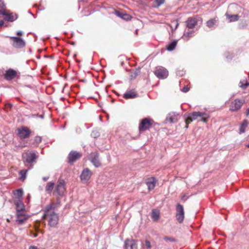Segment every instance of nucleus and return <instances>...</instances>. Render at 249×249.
I'll use <instances>...</instances> for the list:
<instances>
[{
	"instance_id": "c9c22d12",
	"label": "nucleus",
	"mask_w": 249,
	"mask_h": 249,
	"mask_svg": "<svg viewBox=\"0 0 249 249\" xmlns=\"http://www.w3.org/2000/svg\"><path fill=\"white\" fill-rule=\"evenodd\" d=\"M99 135V133L96 130L93 131L91 133V136L95 138L98 137Z\"/></svg>"
},
{
	"instance_id": "b1692460",
	"label": "nucleus",
	"mask_w": 249,
	"mask_h": 249,
	"mask_svg": "<svg viewBox=\"0 0 249 249\" xmlns=\"http://www.w3.org/2000/svg\"><path fill=\"white\" fill-rule=\"evenodd\" d=\"M160 212L156 209H153L152 211L151 218L154 221H157L160 217Z\"/></svg>"
},
{
	"instance_id": "cd10ccee",
	"label": "nucleus",
	"mask_w": 249,
	"mask_h": 249,
	"mask_svg": "<svg viewBox=\"0 0 249 249\" xmlns=\"http://www.w3.org/2000/svg\"><path fill=\"white\" fill-rule=\"evenodd\" d=\"M177 44L176 41H173L169 43L166 47V49L169 51H172L175 49Z\"/></svg>"
},
{
	"instance_id": "ea45409f",
	"label": "nucleus",
	"mask_w": 249,
	"mask_h": 249,
	"mask_svg": "<svg viewBox=\"0 0 249 249\" xmlns=\"http://www.w3.org/2000/svg\"><path fill=\"white\" fill-rule=\"evenodd\" d=\"M189 88L187 86H185L182 89V91L183 92H187L189 91Z\"/></svg>"
},
{
	"instance_id": "39448f33",
	"label": "nucleus",
	"mask_w": 249,
	"mask_h": 249,
	"mask_svg": "<svg viewBox=\"0 0 249 249\" xmlns=\"http://www.w3.org/2000/svg\"><path fill=\"white\" fill-rule=\"evenodd\" d=\"M89 160L95 167H99L101 165V163L99 160V154L97 152L90 153Z\"/></svg>"
},
{
	"instance_id": "58836bf2",
	"label": "nucleus",
	"mask_w": 249,
	"mask_h": 249,
	"mask_svg": "<svg viewBox=\"0 0 249 249\" xmlns=\"http://www.w3.org/2000/svg\"><path fill=\"white\" fill-rule=\"evenodd\" d=\"M145 246L148 249H150L151 247L150 242L148 240L145 241Z\"/></svg>"
},
{
	"instance_id": "a211bd4d",
	"label": "nucleus",
	"mask_w": 249,
	"mask_h": 249,
	"mask_svg": "<svg viewBox=\"0 0 249 249\" xmlns=\"http://www.w3.org/2000/svg\"><path fill=\"white\" fill-rule=\"evenodd\" d=\"M156 180L154 177H151L147 179L146 184L149 190H152L154 189L156 186Z\"/></svg>"
},
{
	"instance_id": "aec40b11",
	"label": "nucleus",
	"mask_w": 249,
	"mask_h": 249,
	"mask_svg": "<svg viewBox=\"0 0 249 249\" xmlns=\"http://www.w3.org/2000/svg\"><path fill=\"white\" fill-rule=\"evenodd\" d=\"M16 71L10 69L6 71L4 74V78L7 80H11L16 76Z\"/></svg>"
},
{
	"instance_id": "f257e3e1",
	"label": "nucleus",
	"mask_w": 249,
	"mask_h": 249,
	"mask_svg": "<svg viewBox=\"0 0 249 249\" xmlns=\"http://www.w3.org/2000/svg\"><path fill=\"white\" fill-rule=\"evenodd\" d=\"M55 205L53 203H51L45 207L44 211L43 218L46 219L48 222V225L54 227L58 222L59 217L54 210Z\"/></svg>"
},
{
	"instance_id": "f3484780",
	"label": "nucleus",
	"mask_w": 249,
	"mask_h": 249,
	"mask_svg": "<svg viewBox=\"0 0 249 249\" xmlns=\"http://www.w3.org/2000/svg\"><path fill=\"white\" fill-rule=\"evenodd\" d=\"M178 114L175 112L169 113L166 117V121L171 123H175L178 121Z\"/></svg>"
},
{
	"instance_id": "3c124183",
	"label": "nucleus",
	"mask_w": 249,
	"mask_h": 249,
	"mask_svg": "<svg viewBox=\"0 0 249 249\" xmlns=\"http://www.w3.org/2000/svg\"><path fill=\"white\" fill-rule=\"evenodd\" d=\"M36 236H37L36 234H35L34 236L36 237Z\"/></svg>"
},
{
	"instance_id": "c756f323",
	"label": "nucleus",
	"mask_w": 249,
	"mask_h": 249,
	"mask_svg": "<svg viewBox=\"0 0 249 249\" xmlns=\"http://www.w3.org/2000/svg\"><path fill=\"white\" fill-rule=\"evenodd\" d=\"M5 5L2 0H0V14H4V12L6 11Z\"/></svg>"
},
{
	"instance_id": "6e6552de",
	"label": "nucleus",
	"mask_w": 249,
	"mask_h": 249,
	"mask_svg": "<svg viewBox=\"0 0 249 249\" xmlns=\"http://www.w3.org/2000/svg\"><path fill=\"white\" fill-rule=\"evenodd\" d=\"M65 192V181L63 179H59L56 187L54 194H57V195L62 196L64 195Z\"/></svg>"
},
{
	"instance_id": "09e8293b",
	"label": "nucleus",
	"mask_w": 249,
	"mask_h": 249,
	"mask_svg": "<svg viewBox=\"0 0 249 249\" xmlns=\"http://www.w3.org/2000/svg\"><path fill=\"white\" fill-rule=\"evenodd\" d=\"M246 146L248 148H249V143L246 145Z\"/></svg>"
},
{
	"instance_id": "9d476101",
	"label": "nucleus",
	"mask_w": 249,
	"mask_h": 249,
	"mask_svg": "<svg viewBox=\"0 0 249 249\" xmlns=\"http://www.w3.org/2000/svg\"><path fill=\"white\" fill-rule=\"evenodd\" d=\"M151 125L150 120L148 118H145L142 120L139 126V130L140 132L145 131L148 129Z\"/></svg>"
},
{
	"instance_id": "4468645a",
	"label": "nucleus",
	"mask_w": 249,
	"mask_h": 249,
	"mask_svg": "<svg viewBox=\"0 0 249 249\" xmlns=\"http://www.w3.org/2000/svg\"><path fill=\"white\" fill-rule=\"evenodd\" d=\"M82 156V155L75 151H71L69 154L68 158L70 162H74L77 160L79 159Z\"/></svg>"
},
{
	"instance_id": "2eb2a0df",
	"label": "nucleus",
	"mask_w": 249,
	"mask_h": 249,
	"mask_svg": "<svg viewBox=\"0 0 249 249\" xmlns=\"http://www.w3.org/2000/svg\"><path fill=\"white\" fill-rule=\"evenodd\" d=\"M4 14H1L3 16L5 20L12 22L17 19V15L15 14L10 13L8 11H5L4 12Z\"/></svg>"
},
{
	"instance_id": "49530a36",
	"label": "nucleus",
	"mask_w": 249,
	"mask_h": 249,
	"mask_svg": "<svg viewBox=\"0 0 249 249\" xmlns=\"http://www.w3.org/2000/svg\"><path fill=\"white\" fill-rule=\"evenodd\" d=\"M177 74H178V75H179V76H182V75H183V72H182V71L181 74H179V73L178 72L177 73Z\"/></svg>"
},
{
	"instance_id": "a878e982",
	"label": "nucleus",
	"mask_w": 249,
	"mask_h": 249,
	"mask_svg": "<svg viewBox=\"0 0 249 249\" xmlns=\"http://www.w3.org/2000/svg\"><path fill=\"white\" fill-rule=\"evenodd\" d=\"M239 84L240 87L243 89H246L248 86H249V77L240 81Z\"/></svg>"
},
{
	"instance_id": "37998d69",
	"label": "nucleus",
	"mask_w": 249,
	"mask_h": 249,
	"mask_svg": "<svg viewBox=\"0 0 249 249\" xmlns=\"http://www.w3.org/2000/svg\"><path fill=\"white\" fill-rule=\"evenodd\" d=\"M42 179H43V181H46L49 179V177H43Z\"/></svg>"
},
{
	"instance_id": "7c9ffc66",
	"label": "nucleus",
	"mask_w": 249,
	"mask_h": 249,
	"mask_svg": "<svg viewBox=\"0 0 249 249\" xmlns=\"http://www.w3.org/2000/svg\"><path fill=\"white\" fill-rule=\"evenodd\" d=\"M228 18L229 19L230 22H233L238 20V16L237 15H227Z\"/></svg>"
},
{
	"instance_id": "a19ab883",
	"label": "nucleus",
	"mask_w": 249,
	"mask_h": 249,
	"mask_svg": "<svg viewBox=\"0 0 249 249\" xmlns=\"http://www.w3.org/2000/svg\"><path fill=\"white\" fill-rule=\"evenodd\" d=\"M17 34L18 36H21L22 35V32L21 31H18L17 32Z\"/></svg>"
},
{
	"instance_id": "c03bdc74",
	"label": "nucleus",
	"mask_w": 249,
	"mask_h": 249,
	"mask_svg": "<svg viewBox=\"0 0 249 249\" xmlns=\"http://www.w3.org/2000/svg\"><path fill=\"white\" fill-rule=\"evenodd\" d=\"M29 249H37V248L35 246H31L29 247Z\"/></svg>"
},
{
	"instance_id": "7ed1b4c3",
	"label": "nucleus",
	"mask_w": 249,
	"mask_h": 249,
	"mask_svg": "<svg viewBox=\"0 0 249 249\" xmlns=\"http://www.w3.org/2000/svg\"><path fill=\"white\" fill-rule=\"evenodd\" d=\"M16 206V215L17 217L25 215V209L22 200H14Z\"/></svg>"
},
{
	"instance_id": "5701e85b",
	"label": "nucleus",
	"mask_w": 249,
	"mask_h": 249,
	"mask_svg": "<svg viewBox=\"0 0 249 249\" xmlns=\"http://www.w3.org/2000/svg\"><path fill=\"white\" fill-rule=\"evenodd\" d=\"M23 191L21 189L17 190L14 192V195L16 200H22L23 198Z\"/></svg>"
},
{
	"instance_id": "a18cd8bd",
	"label": "nucleus",
	"mask_w": 249,
	"mask_h": 249,
	"mask_svg": "<svg viewBox=\"0 0 249 249\" xmlns=\"http://www.w3.org/2000/svg\"><path fill=\"white\" fill-rule=\"evenodd\" d=\"M246 115L247 116L249 115V107L246 110Z\"/></svg>"
},
{
	"instance_id": "473e14b6",
	"label": "nucleus",
	"mask_w": 249,
	"mask_h": 249,
	"mask_svg": "<svg viewBox=\"0 0 249 249\" xmlns=\"http://www.w3.org/2000/svg\"><path fill=\"white\" fill-rule=\"evenodd\" d=\"M117 15L121 18H122L124 19H126V20H128L130 18V17L129 15L128 14H125L124 15H123L122 16L121 15V14L119 12H117Z\"/></svg>"
},
{
	"instance_id": "f8f14e48",
	"label": "nucleus",
	"mask_w": 249,
	"mask_h": 249,
	"mask_svg": "<svg viewBox=\"0 0 249 249\" xmlns=\"http://www.w3.org/2000/svg\"><path fill=\"white\" fill-rule=\"evenodd\" d=\"M10 38L13 41V46L18 48L24 47L25 42L22 38L16 36H11Z\"/></svg>"
},
{
	"instance_id": "9b49d317",
	"label": "nucleus",
	"mask_w": 249,
	"mask_h": 249,
	"mask_svg": "<svg viewBox=\"0 0 249 249\" xmlns=\"http://www.w3.org/2000/svg\"><path fill=\"white\" fill-rule=\"evenodd\" d=\"M36 158L37 156L34 152H31L27 154L25 162L30 165V167H29V169L32 168L33 166V164L36 162Z\"/></svg>"
},
{
	"instance_id": "393cba45",
	"label": "nucleus",
	"mask_w": 249,
	"mask_h": 249,
	"mask_svg": "<svg viewBox=\"0 0 249 249\" xmlns=\"http://www.w3.org/2000/svg\"><path fill=\"white\" fill-rule=\"evenodd\" d=\"M54 183L53 182H49L47 183L45 187V191L48 194H51L54 188Z\"/></svg>"
},
{
	"instance_id": "bb28decb",
	"label": "nucleus",
	"mask_w": 249,
	"mask_h": 249,
	"mask_svg": "<svg viewBox=\"0 0 249 249\" xmlns=\"http://www.w3.org/2000/svg\"><path fill=\"white\" fill-rule=\"evenodd\" d=\"M248 124V121L247 120H245L240 126V133H243L245 132V129L247 127Z\"/></svg>"
},
{
	"instance_id": "f03ea898",
	"label": "nucleus",
	"mask_w": 249,
	"mask_h": 249,
	"mask_svg": "<svg viewBox=\"0 0 249 249\" xmlns=\"http://www.w3.org/2000/svg\"><path fill=\"white\" fill-rule=\"evenodd\" d=\"M198 117L201 118L200 121L204 123H207L210 118V115L206 112H193L189 114L188 118L185 120L186 125L185 126L186 128H188V124L193 121L196 120Z\"/></svg>"
},
{
	"instance_id": "f704fd0d",
	"label": "nucleus",
	"mask_w": 249,
	"mask_h": 249,
	"mask_svg": "<svg viewBox=\"0 0 249 249\" xmlns=\"http://www.w3.org/2000/svg\"><path fill=\"white\" fill-rule=\"evenodd\" d=\"M27 219V217H25L22 219H20L19 218V217H18L17 219L16 220V222L19 224V225H21L22 224L26 219Z\"/></svg>"
},
{
	"instance_id": "412c9836",
	"label": "nucleus",
	"mask_w": 249,
	"mask_h": 249,
	"mask_svg": "<svg viewBox=\"0 0 249 249\" xmlns=\"http://www.w3.org/2000/svg\"><path fill=\"white\" fill-rule=\"evenodd\" d=\"M197 19L196 18H190L186 21L187 27L190 29L195 27L197 24Z\"/></svg>"
},
{
	"instance_id": "4c0bfd02",
	"label": "nucleus",
	"mask_w": 249,
	"mask_h": 249,
	"mask_svg": "<svg viewBox=\"0 0 249 249\" xmlns=\"http://www.w3.org/2000/svg\"><path fill=\"white\" fill-rule=\"evenodd\" d=\"M35 141L37 143H40L42 141V138L41 137L39 136H36L35 138Z\"/></svg>"
},
{
	"instance_id": "1a4fd4ad",
	"label": "nucleus",
	"mask_w": 249,
	"mask_h": 249,
	"mask_svg": "<svg viewBox=\"0 0 249 249\" xmlns=\"http://www.w3.org/2000/svg\"><path fill=\"white\" fill-rule=\"evenodd\" d=\"M30 130L26 127L22 126L18 129V135L21 139L28 138L30 136Z\"/></svg>"
},
{
	"instance_id": "dca6fc26",
	"label": "nucleus",
	"mask_w": 249,
	"mask_h": 249,
	"mask_svg": "<svg viewBox=\"0 0 249 249\" xmlns=\"http://www.w3.org/2000/svg\"><path fill=\"white\" fill-rule=\"evenodd\" d=\"M124 243L125 249H137V245L133 239H126Z\"/></svg>"
},
{
	"instance_id": "20e7f679",
	"label": "nucleus",
	"mask_w": 249,
	"mask_h": 249,
	"mask_svg": "<svg viewBox=\"0 0 249 249\" xmlns=\"http://www.w3.org/2000/svg\"><path fill=\"white\" fill-rule=\"evenodd\" d=\"M154 73L158 78L161 79L167 78L168 75V71L161 66L157 67L156 68Z\"/></svg>"
},
{
	"instance_id": "de8ad7c7",
	"label": "nucleus",
	"mask_w": 249,
	"mask_h": 249,
	"mask_svg": "<svg viewBox=\"0 0 249 249\" xmlns=\"http://www.w3.org/2000/svg\"><path fill=\"white\" fill-rule=\"evenodd\" d=\"M30 198V196L29 195H28L27 198L29 200Z\"/></svg>"
},
{
	"instance_id": "2f4dec72",
	"label": "nucleus",
	"mask_w": 249,
	"mask_h": 249,
	"mask_svg": "<svg viewBox=\"0 0 249 249\" xmlns=\"http://www.w3.org/2000/svg\"><path fill=\"white\" fill-rule=\"evenodd\" d=\"M216 20L215 19H211L208 20L207 23V26L209 28H212L215 24Z\"/></svg>"
},
{
	"instance_id": "0eeeda50",
	"label": "nucleus",
	"mask_w": 249,
	"mask_h": 249,
	"mask_svg": "<svg viewBox=\"0 0 249 249\" xmlns=\"http://www.w3.org/2000/svg\"><path fill=\"white\" fill-rule=\"evenodd\" d=\"M92 172L88 168H85L82 172L80 175V179L82 182L87 183L91 178Z\"/></svg>"
},
{
	"instance_id": "ddd939ff",
	"label": "nucleus",
	"mask_w": 249,
	"mask_h": 249,
	"mask_svg": "<svg viewBox=\"0 0 249 249\" xmlns=\"http://www.w3.org/2000/svg\"><path fill=\"white\" fill-rule=\"evenodd\" d=\"M244 103V101L238 99L234 100L230 106V109L231 111H236L239 110Z\"/></svg>"
},
{
	"instance_id": "423d86ee",
	"label": "nucleus",
	"mask_w": 249,
	"mask_h": 249,
	"mask_svg": "<svg viewBox=\"0 0 249 249\" xmlns=\"http://www.w3.org/2000/svg\"><path fill=\"white\" fill-rule=\"evenodd\" d=\"M176 218L179 223H181L183 222L184 218V211L183 206L178 204L176 209Z\"/></svg>"
},
{
	"instance_id": "6ab92c4d",
	"label": "nucleus",
	"mask_w": 249,
	"mask_h": 249,
	"mask_svg": "<svg viewBox=\"0 0 249 249\" xmlns=\"http://www.w3.org/2000/svg\"><path fill=\"white\" fill-rule=\"evenodd\" d=\"M137 97V93L134 89L127 90L123 96L124 99H131Z\"/></svg>"
},
{
	"instance_id": "c85d7f7f",
	"label": "nucleus",
	"mask_w": 249,
	"mask_h": 249,
	"mask_svg": "<svg viewBox=\"0 0 249 249\" xmlns=\"http://www.w3.org/2000/svg\"><path fill=\"white\" fill-rule=\"evenodd\" d=\"M28 170H22L19 172L20 177L19 179L20 180H24L26 178L27 175Z\"/></svg>"
},
{
	"instance_id": "e433bc0d",
	"label": "nucleus",
	"mask_w": 249,
	"mask_h": 249,
	"mask_svg": "<svg viewBox=\"0 0 249 249\" xmlns=\"http://www.w3.org/2000/svg\"><path fill=\"white\" fill-rule=\"evenodd\" d=\"M163 239L166 242H175L176 240L173 238H171L168 236H165Z\"/></svg>"
},
{
	"instance_id": "72a5a7b5",
	"label": "nucleus",
	"mask_w": 249,
	"mask_h": 249,
	"mask_svg": "<svg viewBox=\"0 0 249 249\" xmlns=\"http://www.w3.org/2000/svg\"><path fill=\"white\" fill-rule=\"evenodd\" d=\"M155 3L156 7H159L164 3V0H155Z\"/></svg>"
},
{
	"instance_id": "79ce46f5",
	"label": "nucleus",
	"mask_w": 249,
	"mask_h": 249,
	"mask_svg": "<svg viewBox=\"0 0 249 249\" xmlns=\"http://www.w3.org/2000/svg\"><path fill=\"white\" fill-rule=\"evenodd\" d=\"M4 25V21L2 20H0V26H2Z\"/></svg>"
},
{
	"instance_id": "4be33fe9",
	"label": "nucleus",
	"mask_w": 249,
	"mask_h": 249,
	"mask_svg": "<svg viewBox=\"0 0 249 249\" xmlns=\"http://www.w3.org/2000/svg\"><path fill=\"white\" fill-rule=\"evenodd\" d=\"M195 31L194 30L188 31L184 32L182 38L185 41H188L190 37L194 36Z\"/></svg>"
},
{
	"instance_id": "8fccbe9b",
	"label": "nucleus",
	"mask_w": 249,
	"mask_h": 249,
	"mask_svg": "<svg viewBox=\"0 0 249 249\" xmlns=\"http://www.w3.org/2000/svg\"><path fill=\"white\" fill-rule=\"evenodd\" d=\"M9 106H10V107H12V105L9 104Z\"/></svg>"
}]
</instances>
